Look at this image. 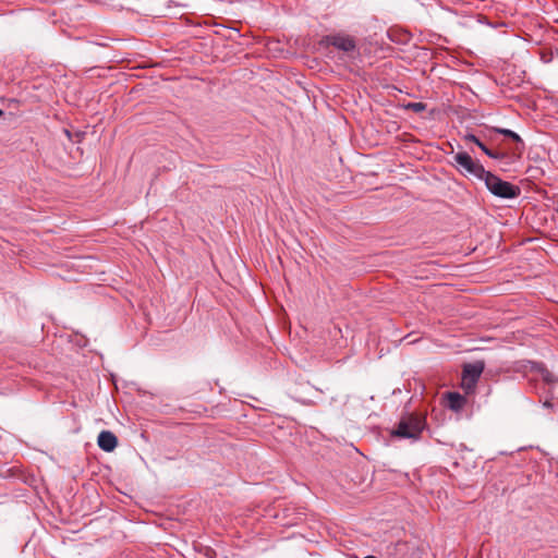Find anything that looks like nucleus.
<instances>
[{"instance_id": "nucleus-15", "label": "nucleus", "mask_w": 558, "mask_h": 558, "mask_svg": "<svg viewBox=\"0 0 558 558\" xmlns=\"http://www.w3.org/2000/svg\"><path fill=\"white\" fill-rule=\"evenodd\" d=\"M3 114V111L0 109V117Z\"/></svg>"}, {"instance_id": "nucleus-11", "label": "nucleus", "mask_w": 558, "mask_h": 558, "mask_svg": "<svg viewBox=\"0 0 558 558\" xmlns=\"http://www.w3.org/2000/svg\"><path fill=\"white\" fill-rule=\"evenodd\" d=\"M477 385V381L473 380L471 381L470 378H466L462 376L461 378V387L465 391V393H471L474 391L475 387Z\"/></svg>"}, {"instance_id": "nucleus-16", "label": "nucleus", "mask_w": 558, "mask_h": 558, "mask_svg": "<svg viewBox=\"0 0 558 558\" xmlns=\"http://www.w3.org/2000/svg\"><path fill=\"white\" fill-rule=\"evenodd\" d=\"M556 210H557V213H558V206H557V209H556Z\"/></svg>"}, {"instance_id": "nucleus-10", "label": "nucleus", "mask_w": 558, "mask_h": 558, "mask_svg": "<svg viewBox=\"0 0 558 558\" xmlns=\"http://www.w3.org/2000/svg\"><path fill=\"white\" fill-rule=\"evenodd\" d=\"M463 140L465 142H471V143H474L477 147L481 148V150L484 153L487 150V146L478 138L476 137L474 134L472 133H466L464 136H463Z\"/></svg>"}, {"instance_id": "nucleus-3", "label": "nucleus", "mask_w": 558, "mask_h": 558, "mask_svg": "<svg viewBox=\"0 0 558 558\" xmlns=\"http://www.w3.org/2000/svg\"><path fill=\"white\" fill-rule=\"evenodd\" d=\"M484 183L487 187V190L494 195L499 198H506L511 199L515 198L520 195L521 190L519 186L501 180L496 174L492 173L490 171L484 179Z\"/></svg>"}, {"instance_id": "nucleus-6", "label": "nucleus", "mask_w": 558, "mask_h": 558, "mask_svg": "<svg viewBox=\"0 0 558 558\" xmlns=\"http://www.w3.org/2000/svg\"><path fill=\"white\" fill-rule=\"evenodd\" d=\"M97 444L99 448L106 452H111L118 445L117 436L110 430H102L98 435Z\"/></svg>"}, {"instance_id": "nucleus-5", "label": "nucleus", "mask_w": 558, "mask_h": 558, "mask_svg": "<svg viewBox=\"0 0 558 558\" xmlns=\"http://www.w3.org/2000/svg\"><path fill=\"white\" fill-rule=\"evenodd\" d=\"M531 369L536 372L544 385L548 387L547 393L550 395V399L555 398V389L558 386V377L554 375L543 363L532 362Z\"/></svg>"}, {"instance_id": "nucleus-12", "label": "nucleus", "mask_w": 558, "mask_h": 558, "mask_svg": "<svg viewBox=\"0 0 558 558\" xmlns=\"http://www.w3.org/2000/svg\"><path fill=\"white\" fill-rule=\"evenodd\" d=\"M407 110H411L413 112L420 113L426 109V104L424 102H409L404 106Z\"/></svg>"}, {"instance_id": "nucleus-9", "label": "nucleus", "mask_w": 558, "mask_h": 558, "mask_svg": "<svg viewBox=\"0 0 558 558\" xmlns=\"http://www.w3.org/2000/svg\"><path fill=\"white\" fill-rule=\"evenodd\" d=\"M495 132L502 134L517 143H522V138L520 137V135L509 129L496 128Z\"/></svg>"}, {"instance_id": "nucleus-13", "label": "nucleus", "mask_w": 558, "mask_h": 558, "mask_svg": "<svg viewBox=\"0 0 558 558\" xmlns=\"http://www.w3.org/2000/svg\"><path fill=\"white\" fill-rule=\"evenodd\" d=\"M484 154H485L486 156H488L489 158H492V159H502V158H505V157H506V154H505V153L494 151V150H492V149H489V148H487V150H486V151H484Z\"/></svg>"}, {"instance_id": "nucleus-7", "label": "nucleus", "mask_w": 558, "mask_h": 558, "mask_svg": "<svg viewBox=\"0 0 558 558\" xmlns=\"http://www.w3.org/2000/svg\"><path fill=\"white\" fill-rule=\"evenodd\" d=\"M484 368V361H475L473 363H468L463 366L462 376L470 378L471 381H478Z\"/></svg>"}, {"instance_id": "nucleus-14", "label": "nucleus", "mask_w": 558, "mask_h": 558, "mask_svg": "<svg viewBox=\"0 0 558 558\" xmlns=\"http://www.w3.org/2000/svg\"><path fill=\"white\" fill-rule=\"evenodd\" d=\"M543 407L547 408V409H551L554 407V403L550 401L549 398H546L543 402Z\"/></svg>"}, {"instance_id": "nucleus-2", "label": "nucleus", "mask_w": 558, "mask_h": 558, "mask_svg": "<svg viewBox=\"0 0 558 558\" xmlns=\"http://www.w3.org/2000/svg\"><path fill=\"white\" fill-rule=\"evenodd\" d=\"M453 165L464 177H474L484 181L489 171L485 170L483 165L474 160L466 151H458L453 155Z\"/></svg>"}, {"instance_id": "nucleus-4", "label": "nucleus", "mask_w": 558, "mask_h": 558, "mask_svg": "<svg viewBox=\"0 0 558 558\" xmlns=\"http://www.w3.org/2000/svg\"><path fill=\"white\" fill-rule=\"evenodd\" d=\"M424 428V421L418 417H409L399 422L391 435L399 438L417 439Z\"/></svg>"}, {"instance_id": "nucleus-1", "label": "nucleus", "mask_w": 558, "mask_h": 558, "mask_svg": "<svg viewBox=\"0 0 558 558\" xmlns=\"http://www.w3.org/2000/svg\"><path fill=\"white\" fill-rule=\"evenodd\" d=\"M323 46H331L341 52L339 60L348 68L354 65L361 58L357 39L344 32L332 33L324 36L320 40Z\"/></svg>"}, {"instance_id": "nucleus-8", "label": "nucleus", "mask_w": 558, "mask_h": 558, "mask_svg": "<svg viewBox=\"0 0 558 558\" xmlns=\"http://www.w3.org/2000/svg\"><path fill=\"white\" fill-rule=\"evenodd\" d=\"M447 400L449 409L453 411L461 410L466 402L465 398L458 392H448Z\"/></svg>"}]
</instances>
